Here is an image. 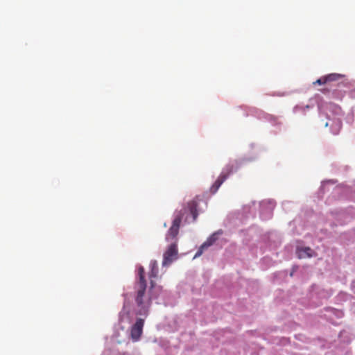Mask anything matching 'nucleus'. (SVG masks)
<instances>
[{"mask_svg":"<svg viewBox=\"0 0 355 355\" xmlns=\"http://www.w3.org/2000/svg\"><path fill=\"white\" fill-rule=\"evenodd\" d=\"M198 202L193 200L187 203V207L184 208L175 216L173 220L172 225L166 234V241H171V243L163 254L162 266L170 265L178 257L177 236L178 235L180 223L184 215V212L189 211L191 215V222H195L198 218Z\"/></svg>","mask_w":355,"mask_h":355,"instance_id":"nucleus-1","label":"nucleus"},{"mask_svg":"<svg viewBox=\"0 0 355 355\" xmlns=\"http://www.w3.org/2000/svg\"><path fill=\"white\" fill-rule=\"evenodd\" d=\"M147 284H136L135 302L138 306L137 315L146 317L151 305V297L146 294Z\"/></svg>","mask_w":355,"mask_h":355,"instance_id":"nucleus-2","label":"nucleus"},{"mask_svg":"<svg viewBox=\"0 0 355 355\" xmlns=\"http://www.w3.org/2000/svg\"><path fill=\"white\" fill-rule=\"evenodd\" d=\"M331 109L335 112V116L332 118L327 114L328 121L326 122L325 126H329L333 135H338L342 128L341 114L342 111L340 107L331 105Z\"/></svg>","mask_w":355,"mask_h":355,"instance_id":"nucleus-3","label":"nucleus"},{"mask_svg":"<svg viewBox=\"0 0 355 355\" xmlns=\"http://www.w3.org/2000/svg\"><path fill=\"white\" fill-rule=\"evenodd\" d=\"M144 325V319L137 318L130 327V338L133 342L140 340Z\"/></svg>","mask_w":355,"mask_h":355,"instance_id":"nucleus-4","label":"nucleus"},{"mask_svg":"<svg viewBox=\"0 0 355 355\" xmlns=\"http://www.w3.org/2000/svg\"><path fill=\"white\" fill-rule=\"evenodd\" d=\"M218 232H215L211 234L205 242H204L198 248L196 252L193 259H196L200 256H201L205 250L207 249L209 247L212 245L218 239Z\"/></svg>","mask_w":355,"mask_h":355,"instance_id":"nucleus-5","label":"nucleus"},{"mask_svg":"<svg viewBox=\"0 0 355 355\" xmlns=\"http://www.w3.org/2000/svg\"><path fill=\"white\" fill-rule=\"evenodd\" d=\"M150 271L149 272V278L150 280V289H153L155 286V283L153 279L157 278L158 276L159 269L157 262L153 260L150 263Z\"/></svg>","mask_w":355,"mask_h":355,"instance_id":"nucleus-6","label":"nucleus"},{"mask_svg":"<svg viewBox=\"0 0 355 355\" xmlns=\"http://www.w3.org/2000/svg\"><path fill=\"white\" fill-rule=\"evenodd\" d=\"M239 167V163L237 161H234L233 162L229 163L223 170L220 175H225L226 179L227 177L232 173L234 171H236Z\"/></svg>","mask_w":355,"mask_h":355,"instance_id":"nucleus-7","label":"nucleus"},{"mask_svg":"<svg viewBox=\"0 0 355 355\" xmlns=\"http://www.w3.org/2000/svg\"><path fill=\"white\" fill-rule=\"evenodd\" d=\"M225 180H226V175L220 174V175L217 178V180L215 181V182L213 184V185L210 188L211 193H216V191L218 190L219 187L225 182Z\"/></svg>","mask_w":355,"mask_h":355,"instance_id":"nucleus-8","label":"nucleus"},{"mask_svg":"<svg viewBox=\"0 0 355 355\" xmlns=\"http://www.w3.org/2000/svg\"><path fill=\"white\" fill-rule=\"evenodd\" d=\"M313 251L309 247L302 248L297 250L298 257L300 259L311 257Z\"/></svg>","mask_w":355,"mask_h":355,"instance_id":"nucleus-9","label":"nucleus"},{"mask_svg":"<svg viewBox=\"0 0 355 355\" xmlns=\"http://www.w3.org/2000/svg\"><path fill=\"white\" fill-rule=\"evenodd\" d=\"M139 280L136 284H146L145 278V270L143 266H139L138 268Z\"/></svg>","mask_w":355,"mask_h":355,"instance_id":"nucleus-10","label":"nucleus"},{"mask_svg":"<svg viewBox=\"0 0 355 355\" xmlns=\"http://www.w3.org/2000/svg\"><path fill=\"white\" fill-rule=\"evenodd\" d=\"M343 77V76L340 73H330V74L325 76L327 83L337 81Z\"/></svg>","mask_w":355,"mask_h":355,"instance_id":"nucleus-11","label":"nucleus"},{"mask_svg":"<svg viewBox=\"0 0 355 355\" xmlns=\"http://www.w3.org/2000/svg\"><path fill=\"white\" fill-rule=\"evenodd\" d=\"M327 83L325 76L320 78L315 82L313 83V85H324Z\"/></svg>","mask_w":355,"mask_h":355,"instance_id":"nucleus-12","label":"nucleus"},{"mask_svg":"<svg viewBox=\"0 0 355 355\" xmlns=\"http://www.w3.org/2000/svg\"><path fill=\"white\" fill-rule=\"evenodd\" d=\"M128 314H129V311H127V310L125 309V306H123V308L122 311L120 312V315H119V316H120V320H123L124 316H125V315H128Z\"/></svg>","mask_w":355,"mask_h":355,"instance_id":"nucleus-13","label":"nucleus"},{"mask_svg":"<svg viewBox=\"0 0 355 355\" xmlns=\"http://www.w3.org/2000/svg\"><path fill=\"white\" fill-rule=\"evenodd\" d=\"M121 355H125V353H123V354H121Z\"/></svg>","mask_w":355,"mask_h":355,"instance_id":"nucleus-14","label":"nucleus"}]
</instances>
